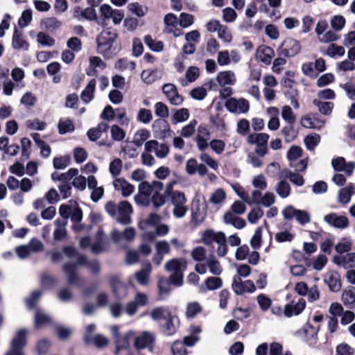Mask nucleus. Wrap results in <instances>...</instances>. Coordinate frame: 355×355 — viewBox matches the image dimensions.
I'll return each instance as SVG.
<instances>
[{
  "instance_id": "obj_1",
  "label": "nucleus",
  "mask_w": 355,
  "mask_h": 355,
  "mask_svg": "<svg viewBox=\"0 0 355 355\" xmlns=\"http://www.w3.org/2000/svg\"><path fill=\"white\" fill-rule=\"evenodd\" d=\"M169 193L168 189L164 191V184L161 182H142L139 184L138 193L134 198L138 205L146 207L153 204L155 209H158L166 204Z\"/></svg>"
},
{
  "instance_id": "obj_2",
  "label": "nucleus",
  "mask_w": 355,
  "mask_h": 355,
  "mask_svg": "<svg viewBox=\"0 0 355 355\" xmlns=\"http://www.w3.org/2000/svg\"><path fill=\"white\" fill-rule=\"evenodd\" d=\"M51 260L54 262L69 260L70 263H66L63 269L67 276L68 282L71 285L83 286L85 280L81 279L76 272V268L85 262V257L79 255L76 250L71 247H64L62 252H57L52 254Z\"/></svg>"
},
{
  "instance_id": "obj_3",
  "label": "nucleus",
  "mask_w": 355,
  "mask_h": 355,
  "mask_svg": "<svg viewBox=\"0 0 355 355\" xmlns=\"http://www.w3.org/2000/svg\"><path fill=\"white\" fill-rule=\"evenodd\" d=\"M105 208L107 213L114 217L118 223L123 225L130 223L133 209L129 202L123 200L116 204L110 201L106 203Z\"/></svg>"
},
{
  "instance_id": "obj_4",
  "label": "nucleus",
  "mask_w": 355,
  "mask_h": 355,
  "mask_svg": "<svg viewBox=\"0 0 355 355\" xmlns=\"http://www.w3.org/2000/svg\"><path fill=\"white\" fill-rule=\"evenodd\" d=\"M187 266V261L183 258H173L165 263V270L172 273L169 277V281L171 284L175 286L183 285L184 272L186 270Z\"/></svg>"
},
{
  "instance_id": "obj_5",
  "label": "nucleus",
  "mask_w": 355,
  "mask_h": 355,
  "mask_svg": "<svg viewBox=\"0 0 355 355\" xmlns=\"http://www.w3.org/2000/svg\"><path fill=\"white\" fill-rule=\"evenodd\" d=\"M216 80L220 87L219 96L221 99H226L233 94L232 86L236 83V73L232 70H225L217 73Z\"/></svg>"
},
{
  "instance_id": "obj_6",
  "label": "nucleus",
  "mask_w": 355,
  "mask_h": 355,
  "mask_svg": "<svg viewBox=\"0 0 355 355\" xmlns=\"http://www.w3.org/2000/svg\"><path fill=\"white\" fill-rule=\"evenodd\" d=\"M117 37L115 31L110 29L103 30L97 37V51L105 58H110L115 53L114 42Z\"/></svg>"
},
{
  "instance_id": "obj_7",
  "label": "nucleus",
  "mask_w": 355,
  "mask_h": 355,
  "mask_svg": "<svg viewBox=\"0 0 355 355\" xmlns=\"http://www.w3.org/2000/svg\"><path fill=\"white\" fill-rule=\"evenodd\" d=\"M169 195L171 196L172 205L174 207L173 209V215L177 218L184 217L188 211L184 193L180 191H173L169 193Z\"/></svg>"
},
{
  "instance_id": "obj_8",
  "label": "nucleus",
  "mask_w": 355,
  "mask_h": 355,
  "mask_svg": "<svg viewBox=\"0 0 355 355\" xmlns=\"http://www.w3.org/2000/svg\"><path fill=\"white\" fill-rule=\"evenodd\" d=\"M301 51L300 42L291 37L286 38L277 49L279 56L290 58L298 54Z\"/></svg>"
},
{
  "instance_id": "obj_9",
  "label": "nucleus",
  "mask_w": 355,
  "mask_h": 355,
  "mask_svg": "<svg viewBox=\"0 0 355 355\" xmlns=\"http://www.w3.org/2000/svg\"><path fill=\"white\" fill-rule=\"evenodd\" d=\"M302 149L297 146H292L287 152V158L291 162L290 165L297 171H304L308 165L307 158L300 160L297 164L294 162L302 155Z\"/></svg>"
},
{
  "instance_id": "obj_10",
  "label": "nucleus",
  "mask_w": 355,
  "mask_h": 355,
  "mask_svg": "<svg viewBox=\"0 0 355 355\" xmlns=\"http://www.w3.org/2000/svg\"><path fill=\"white\" fill-rule=\"evenodd\" d=\"M226 109L231 113L245 114L250 110V103L248 100L231 97L225 103Z\"/></svg>"
},
{
  "instance_id": "obj_11",
  "label": "nucleus",
  "mask_w": 355,
  "mask_h": 355,
  "mask_svg": "<svg viewBox=\"0 0 355 355\" xmlns=\"http://www.w3.org/2000/svg\"><path fill=\"white\" fill-rule=\"evenodd\" d=\"M136 237V230L133 227H127L123 231L114 230L112 232L111 238L116 244L123 245L132 242Z\"/></svg>"
},
{
  "instance_id": "obj_12",
  "label": "nucleus",
  "mask_w": 355,
  "mask_h": 355,
  "mask_svg": "<svg viewBox=\"0 0 355 355\" xmlns=\"http://www.w3.org/2000/svg\"><path fill=\"white\" fill-rule=\"evenodd\" d=\"M144 150L153 153L157 158L164 159L169 153V147L167 144L159 143L157 140L152 139L144 144Z\"/></svg>"
},
{
  "instance_id": "obj_13",
  "label": "nucleus",
  "mask_w": 355,
  "mask_h": 355,
  "mask_svg": "<svg viewBox=\"0 0 355 355\" xmlns=\"http://www.w3.org/2000/svg\"><path fill=\"white\" fill-rule=\"evenodd\" d=\"M100 13L105 19H112L114 24H119L124 18V13L122 10L113 9L108 4H103L100 8Z\"/></svg>"
},
{
  "instance_id": "obj_14",
  "label": "nucleus",
  "mask_w": 355,
  "mask_h": 355,
  "mask_svg": "<svg viewBox=\"0 0 355 355\" xmlns=\"http://www.w3.org/2000/svg\"><path fill=\"white\" fill-rule=\"evenodd\" d=\"M155 254L152 258L153 262L159 266L165 254H168L171 252L170 243L166 240L157 241L155 243Z\"/></svg>"
},
{
  "instance_id": "obj_15",
  "label": "nucleus",
  "mask_w": 355,
  "mask_h": 355,
  "mask_svg": "<svg viewBox=\"0 0 355 355\" xmlns=\"http://www.w3.org/2000/svg\"><path fill=\"white\" fill-rule=\"evenodd\" d=\"M210 131L205 125H200L197 129L196 141L199 150L205 151L209 146Z\"/></svg>"
},
{
  "instance_id": "obj_16",
  "label": "nucleus",
  "mask_w": 355,
  "mask_h": 355,
  "mask_svg": "<svg viewBox=\"0 0 355 355\" xmlns=\"http://www.w3.org/2000/svg\"><path fill=\"white\" fill-rule=\"evenodd\" d=\"M306 304V301L303 298H300L297 301L293 300L284 306V315L287 318L298 315L304 311Z\"/></svg>"
},
{
  "instance_id": "obj_17",
  "label": "nucleus",
  "mask_w": 355,
  "mask_h": 355,
  "mask_svg": "<svg viewBox=\"0 0 355 355\" xmlns=\"http://www.w3.org/2000/svg\"><path fill=\"white\" fill-rule=\"evenodd\" d=\"M155 342V335L149 331H144L140 336H137L135 340V346L137 349H148L152 351Z\"/></svg>"
},
{
  "instance_id": "obj_18",
  "label": "nucleus",
  "mask_w": 355,
  "mask_h": 355,
  "mask_svg": "<svg viewBox=\"0 0 355 355\" xmlns=\"http://www.w3.org/2000/svg\"><path fill=\"white\" fill-rule=\"evenodd\" d=\"M232 288L237 295H242L245 292H254L256 286L251 280L242 282L240 277H234L232 282Z\"/></svg>"
},
{
  "instance_id": "obj_19",
  "label": "nucleus",
  "mask_w": 355,
  "mask_h": 355,
  "mask_svg": "<svg viewBox=\"0 0 355 355\" xmlns=\"http://www.w3.org/2000/svg\"><path fill=\"white\" fill-rule=\"evenodd\" d=\"M300 123L306 128L320 129L324 126L326 121L315 114H307L301 118Z\"/></svg>"
},
{
  "instance_id": "obj_20",
  "label": "nucleus",
  "mask_w": 355,
  "mask_h": 355,
  "mask_svg": "<svg viewBox=\"0 0 355 355\" xmlns=\"http://www.w3.org/2000/svg\"><path fill=\"white\" fill-rule=\"evenodd\" d=\"M324 220L329 225L339 229L346 228L349 225V220L347 217L337 215L335 213L325 215Z\"/></svg>"
},
{
  "instance_id": "obj_21",
  "label": "nucleus",
  "mask_w": 355,
  "mask_h": 355,
  "mask_svg": "<svg viewBox=\"0 0 355 355\" xmlns=\"http://www.w3.org/2000/svg\"><path fill=\"white\" fill-rule=\"evenodd\" d=\"M112 184L114 189L120 191L124 198L130 196L135 191V187L123 178H115Z\"/></svg>"
},
{
  "instance_id": "obj_22",
  "label": "nucleus",
  "mask_w": 355,
  "mask_h": 355,
  "mask_svg": "<svg viewBox=\"0 0 355 355\" xmlns=\"http://www.w3.org/2000/svg\"><path fill=\"white\" fill-rule=\"evenodd\" d=\"M332 261L336 265L346 269L355 268V252L348 253L344 256H334Z\"/></svg>"
},
{
  "instance_id": "obj_23",
  "label": "nucleus",
  "mask_w": 355,
  "mask_h": 355,
  "mask_svg": "<svg viewBox=\"0 0 355 355\" xmlns=\"http://www.w3.org/2000/svg\"><path fill=\"white\" fill-rule=\"evenodd\" d=\"M331 164L335 171H344L348 176L351 175L355 167L353 162L346 163L343 157H338L331 161Z\"/></svg>"
},
{
  "instance_id": "obj_24",
  "label": "nucleus",
  "mask_w": 355,
  "mask_h": 355,
  "mask_svg": "<svg viewBox=\"0 0 355 355\" xmlns=\"http://www.w3.org/2000/svg\"><path fill=\"white\" fill-rule=\"evenodd\" d=\"M109 282L113 293L117 297H124L127 295V286L116 275L109 277Z\"/></svg>"
},
{
  "instance_id": "obj_25",
  "label": "nucleus",
  "mask_w": 355,
  "mask_h": 355,
  "mask_svg": "<svg viewBox=\"0 0 355 355\" xmlns=\"http://www.w3.org/2000/svg\"><path fill=\"white\" fill-rule=\"evenodd\" d=\"M202 240L205 245H210L213 242H216L217 243L226 242L225 235L223 232H215L210 230H206L203 233Z\"/></svg>"
},
{
  "instance_id": "obj_26",
  "label": "nucleus",
  "mask_w": 355,
  "mask_h": 355,
  "mask_svg": "<svg viewBox=\"0 0 355 355\" xmlns=\"http://www.w3.org/2000/svg\"><path fill=\"white\" fill-rule=\"evenodd\" d=\"M185 169L189 175H193L198 173L200 175H205L207 173L206 166L198 163L195 159H190L187 162Z\"/></svg>"
},
{
  "instance_id": "obj_27",
  "label": "nucleus",
  "mask_w": 355,
  "mask_h": 355,
  "mask_svg": "<svg viewBox=\"0 0 355 355\" xmlns=\"http://www.w3.org/2000/svg\"><path fill=\"white\" fill-rule=\"evenodd\" d=\"M142 243L138 248V251L141 255L148 256L152 252V248L148 242H152L155 239V235L150 232H145L141 236Z\"/></svg>"
},
{
  "instance_id": "obj_28",
  "label": "nucleus",
  "mask_w": 355,
  "mask_h": 355,
  "mask_svg": "<svg viewBox=\"0 0 355 355\" xmlns=\"http://www.w3.org/2000/svg\"><path fill=\"white\" fill-rule=\"evenodd\" d=\"M324 281L328 284L329 289L333 292H337L341 288L340 275L337 272H327L324 277Z\"/></svg>"
},
{
  "instance_id": "obj_29",
  "label": "nucleus",
  "mask_w": 355,
  "mask_h": 355,
  "mask_svg": "<svg viewBox=\"0 0 355 355\" xmlns=\"http://www.w3.org/2000/svg\"><path fill=\"white\" fill-rule=\"evenodd\" d=\"M355 194V184L349 183L338 191V200L340 204L346 205L350 202Z\"/></svg>"
},
{
  "instance_id": "obj_30",
  "label": "nucleus",
  "mask_w": 355,
  "mask_h": 355,
  "mask_svg": "<svg viewBox=\"0 0 355 355\" xmlns=\"http://www.w3.org/2000/svg\"><path fill=\"white\" fill-rule=\"evenodd\" d=\"M274 55V50L265 45L259 46L256 53L257 59L266 64L271 62V59Z\"/></svg>"
},
{
  "instance_id": "obj_31",
  "label": "nucleus",
  "mask_w": 355,
  "mask_h": 355,
  "mask_svg": "<svg viewBox=\"0 0 355 355\" xmlns=\"http://www.w3.org/2000/svg\"><path fill=\"white\" fill-rule=\"evenodd\" d=\"M67 220L58 218L55 221L53 238L55 241H62L67 237Z\"/></svg>"
},
{
  "instance_id": "obj_32",
  "label": "nucleus",
  "mask_w": 355,
  "mask_h": 355,
  "mask_svg": "<svg viewBox=\"0 0 355 355\" xmlns=\"http://www.w3.org/2000/svg\"><path fill=\"white\" fill-rule=\"evenodd\" d=\"M341 300L343 304L348 309L355 308V288H345L342 293Z\"/></svg>"
},
{
  "instance_id": "obj_33",
  "label": "nucleus",
  "mask_w": 355,
  "mask_h": 355,
  "mask_svg": "<svg viewBox=\"0 0 355 355\" xmlns=\"http://www.w3.org/2000/svg\"><path fill=\"white\" fill-rule=\"evenodd\" d=\"M85 342L87 344L95 345L98 348H103L108 345L109 340L102 334H96L94 336H87Z\"/></svg>"
},
{
  "instance_id": "obj_34",
  "label": "nucleus",
  "mask_w": 355,
  "mask_h": 355,
  "mask_svg": "<svg viewBox=\"0 0 355 355\" xmlns=\"http://www.w3.org/2000/svg\"><path fill=\"white\" fill-rule=\"evenodd\" d=\"M26 329H21L17 331L15 337L13 338L12 340V347L13 348V350H15L16 349H21L22 347L26 346Z\"/></svg>"
},
{
  "instance_id": "obj_35",
  "label": "nucleus",
  "mask_w": 355,
  "mask_h": 355,
  "mask_svg": "<svg viewBox=\"0 0 355 355\" xmlns=\"http://www.w3.org/2000/svg\"><path fill=\"white\" fill-rule=\"evenodd\" d=\"M152 271L150 263H148L140 271L135 274V277L141 285L146 286L148 283L149 275Z\"/></svg>"
},
{
  "instance_id": "obj_36",
  "label": "nucleus",
  "mask_w": 355,
  "mask_h": 355,
  "mask_svg": "<svg viewBox=\"0 0 355 355\" xmlns=\"http://www.w3.org/2000/svg\"><path fill=\"white\" fill-rule=\"evenodd\" d=\"M269 135L266 133H252L247 137V141L250 144L264 146L268 143Z\"/></svg>"
},
{
  "instance_id": "obj_37",
  "label": "nucleus",
  "mask_w": 355,
  "mask_h": 355,
  "mask_svg": "<svg viewBox=\"0 0 355 355\" xmlns=\"http://www.w3.org/2000/svg\"><path fill=\"white\" fill-rule=\"evenodd\" d=\"M150 137V132L147 129L141 128L135 133L132 142L136 147L139 148Z\"/></svg>"
},
{
  "instance_id": "obj_38",
  "label": "nucleus",
  "mask_w": 355,
  "mask_h": 355,
  "mask_svg": "<svg viewBox=\"0 0 355 355\" xmlns=\"http://www.w3.org/2000/svg\"><path fill=\"white\" fill-rule=\"evenodd\" d=\"M223 218L225 223L231 224L237 229H242L245 225L244 220L230 211L225 213Z\"/></svg>"
},
{
  "instance_id": "obj_39",
  "label": "nucleus",
  "mask_w": 355,
  "mask_h": 355,
  "mask_svg": "<svg viewBox=\"0 0 355 355\" xmlns=\"http://www.w3.org/2000/svg\"><path fill=\"white\" fill-rule=\"evenodd\" d=\"M227 194L224 189L218 188L210 196L209 202L215 206H220L226 200Z\"/></svg>"
},
{
  "instance_id": "obj_40",
  "label": "nucleus",
  "mask_w": 355,
  "mask_h": 355,
  "mask_svg": "<svg viewBox=\"0 0 355 355\" xmlns=\"http://www.w3.org/2000/svg\"><path fill=\"white\" fill-rule=\"evenodd\" d=\"M12 44L15 49L27 50L29 46L28 42L24 39L22 34L17 30L13 33Z\"/></svg>"
},
{
  "instance_id": "obj_41",
  "label": "nucleus",
  "mask_w": 355,
  "mask_h": 355,
  "mask_svg": "<svg viewBox=\"0 0 355 355\" xmlns=\"http://www.w3.org/2000/svg\"><path fill=\"white\" fill-rule=\"evenodd\" d=\"M150 315L154 321L166 320L172 315L168 310L162 307H157L153 309L150 311Z\"/></svg>"
},
{
  "instance_id": "obj_42",
  "label": "nucleus",
  "mask_w": 355,
  "mask_h": 355,
  "mask_svg": "<svg viewBox=\"0 0 355 355\" xmlns=\"http://www.w3.org/2000/svg\"><path fill=\"white\" fill-rule=\"evenodd\" d=\"M164 326V331L166 335L171 336L175 334L179 325V320L176 316L171 315L166 319Z\"/></svg>"
},
{
  "instance_id": "obj_43",
  "label": "nucleus",
  "mask_w": 355,
  "mask_h": 355,
  "mask_svg": "<svg viewBox=\"0 0 355 355\" xmlns=\"http://www.w3.org/2000/svg\"><path fill=\"white\" fill-rule=\"evenodd\" d=\"M206 265L208 266L210 272L214 275L221 274L223 269L219 261L213 256L209 255L206 261Z\"/></svg>"
},
{
  "instance_id": "obj_44",
  "label": "nucleus",
  "mask_w": 355,
  "mask_h": 355,
  "mask_svg": "<svg viewBox=\"0 0 355 355\" xmlns=\"http://www.w3.org/2000/svg\"><path fill=\"white\" fill-rule=\"evenodd\" d=\"M96 87V81L94 79L91 80L85 89L81 93V98L85 103H89L92 101L94 96V92Z\"/></svg>"
},
{
  "instance_id": "obj_45",
  "label": "nucleus",
  "mask_w": 355,
  "mask_h": 355,
  "mask_svg": "<svg viewBox=\"0 0 355 355\" xmlns=\"http://www.w3.org/2000/svg\"><path fill=\"white\" fill-rule=\"evenodd\" d=\"M78 204L76 202H69L67 205H62L59 209V214L62 217V220H66L71 217Z\"/></svg>"
},
{
  "instance_id": "obj_46",
  "label": "nucleus",
  "mask_w": 355,
  "mask_h": 355,
  "mask_svg": "<svg viewBox=\"0 0 355 355\" xmlns=\"http://www.w3.org/2000/svg\"><path fill=\"white\" fill-rule=\"evenodd\" d=\"M123 168V162L120 158H114L109 164V172L112 178L118 177Z\"/></svg>"
},
{
  "instance_id": "obj_47",
  "label": "nucleus",
  "mask_w": 355,
  "mask_h": 355,
  "mask_svg": "<svg viewBox=\"0 0 355 355\" xmlns=\"http://www.w3.org/2000/svg\"><path fill=\"white\" fill-rule=\"evenodd\" d=\"M352 247V240L349 238H342L340 241L335 245V250L343 254L349 252Z\"/></svg>"
},
{
  "instance_id": "obj_48",
  "label": "nucleus",
  "mask_w": 355,
  "mask_h": 355,
  "mask_svg": "<svg viewBox=\"0 0 355 355\" xmlns=\"http://www.w3.org/2000/svg\"><path fill=\"white\" fill-rule=\"evenodd\" d=\"M345 50L343 46H340L334 43H331L327 48L325 54L331 58L336 56L341 57L345 55Z\"/></svg>"
},
{
  "instance_id": "obj_49",
  "label": "nucleus",
  "mask_w": 355,
  "mask_h": 355,
  "mask_svg": "<svg viewBox=\"0 0 355 355\" xmlns=\"http://www.w3.org/2000/svg\"><path fill=\"white\" fill-rule=\"evenodd\" d=\"M189 112L187 108H181L173 114L171 121L173 123L176 124L187 121L189 118Z\"/></svg>"
},
{
  "instance_id": "obj_50",
  "label": "nucleus",
  "mask_w": 355,
  "mask_h": 355,
  "mask_svg": "<svg viewBox=\"0 0 355 355\" xmlns=\"http://www.w3.org/2000/svg\"><path fill=\"white\" fill-rule=\"evenodd\" d=\"M199 159L205 166L207 165L215 171L218 168V162L210 155L205 151H201Z\"/></svg>"
},
{
  "instance_id": "obj_51",
  "label": "nucleus",
  "mask_w": 355,
  "mask_h": 355,
  "mask_svg": "<svg viewBox=\"0 0 355 355\" xmlns=\"http://www.w3.org/2000/svg\"><path fill=\"white\" fill-rule=\"evenodd\" d=\"M313 105L318 107L320 113L329 115L331 113L334 104L330 102H323L317 99L313 100Z\"/></svg>"
},
{
  "instance_id": "obj_52",
  "label": "nucleus",
  "mask_w": 355,
  "mask_h": 355,
  "mask_svg": "<svg viewBox=\"0 0 355 355\" xmlns=\"http://www.w3.org/2000/svg\"><path fill=\"white\" fill-rule=\"evenodd\" d=\"M128 10L137 17H144L148 12L146 6H141L139 3H130L128 6Z\"/></svg>"
},
{
  "instance_id": "obj_53",
  "label": "nucleus",
  "mask_w": 355,
  "mask_h": 355,
  "mask_svg": "<svg viewBox=\"0 0 355 355\" xmlns=\"http://www.w3.org/2000/svg\"><path fill=\"white\" fill-rule=\"evenodd\" d=\"M42 24L46 29L53 31L60 28L62 23L57 18L50 17L44 19L42 21Z\"/></svg>"
},
{
  "instance_id": "obj_54",
  "label": "nucleus",
  "mask_w": 355,
  "mask_h": 355,
  "mask_svg": "<svg viewBox=\"0 0 355 355\" xmlns=\"http://www.w3.org/2000/svg\"><path fill=\"white\" fill-rule=\"evenodd\" d=\"M155 113L158 117L165 119L169 116V110L166 104L162 102H157L155 105Z\"/></svg>"
},
{
  "instance_id": "obj_55",
  "label": "nucleus",
  "mask_w": 355,
  "mask_h": 355,
  "mask_svg": "<svg viewBox=\"0 0 355 355\" xmlns=\"http://www.w3.org/2000/svg\"><path fill=\"white\" fill-rule=\"evenodd\" d=\"M201 306L198 302H189L187 305L185 315L187 318H193L201 311Z\"/></svg>"
},
{
  "instance_id": "obj_56",
  "label": "nucleus",
  "mask_w": 355,
  "mask_h": 355,
  "mask_svg": "<svg viewBox=\"0 0 355 355\" xmlns=\"http://www.w3.org/2000/svg\"><path fill=\"white\" fill-rule=\"evenodd\" d=\"M339 39V35L335 32V31L329 30L325 31L320 37L318 38L319 42L321 43H329L334 42L337 41Z\"/></svg>"
},
{
  "instance_id": "obj_57",
  "label": "nucleus",
  "mask_w": 355,
  "mask_h": 355,
  "mask_svg": "<svg viewBox=\"0 0 355 355\" xmlns=\"http://www.w3.org/2000/svg\"><path fill=\"white\" fill-rule=\"evenodd\" d=\"M110 134L114 141H122L125 137V132L117 125H113L110 128Z\"/></svg>"
},
{
  "instance_id": "obj_58",
  "label": "nucleus",
  "mask_w": 355,
  "mask_h": 355,
  "mask_svg": "<svg viewBox=\"0 0 355 355\" xmlns=\"http://www.w3.org/2000/svg\"><path fill=\"white\" fill-rule=\"evenodd\" d=\"M282 116L291 125L293 124L296 120V116L293 112V110L288 105L283 106L282 109Z\"/></svg>"
},
{
  "instance_id": "obj_59",
  "label": "nucleus",
  "mask_w": 355,
  "mask_h": 355,
  "mask_svg": "<svg viewBox=\"0 0 355 355\" xmlns=\"http://www.w3.org/2000/svg\"><path fill=\"white\" fill-rule=\"evenodd\" d=\"M275 191L280 197L284 198L290 195L291 187L288 182L282 180L278 183Z\"/></svg>"
},
{
  "instance_id": "obj_60",
  "label": "nucleus",
  "mask_w": 355,
  "mask_h": 355,
  "mask_svg": "<svg viewBox=\"0 0 355 355\" xmlns=\"http://www.w3.org/2000/svg\"><path fill=\"white\" fill-rule=\"evenodd\" d=\"M205 285L208 290L214 291L223 286V280L218 277H209L206 279Z\"/></svg>"
},
{
  "instance_id": "obj_61",
  "label": "nucleus",
  "mask_w": 355,
  "mask_h": 355,
  "mask_svg": "<svg viewBox=\"0 0 355 355\" xmlns=\"http://www.w3.org/2000/svg\"><path fill=\"white\" fill-rule=\"evenodd\" d=\"M262 242V227H259L254 233L251 240L250 245L254 249H259L261 245Z\"/></svg>"
},
{
  "instance_id": "obj_62",
  "label": "nucleus",
  "mask_w": 355,
  "mask_h": 355,
  "mask_svg": "<svg viewBox=\"0 0 355 355\" xmlns=\"http://www.w3.org/2000/svg\"><path fill=\"white\" fill-rule=\"evenodd\" d=\"M170 281L169 279H167L166 278H161L159 280L158 283V287L159 291V295L162 297L167 295L171 292V286H170Z\"/></svg>"
},
{
  "instance_id": "obj_63",
  "label": "nucleus",
  "mask_w": 355,
  "mask_h": 355,
  "mask_svg": "<svg viewBox=\"0 0 355 355\" xmlns=\"http://www.w3.org/2000/svg\"><path fill=\"white\" fill-rule=\"evenodd\" d=\"M153 118V116L150 110L143 108L140 109L138 112L137 120L144 124L149 123Z\"/></svg>"
},
{
  "instance_id": "obj_64",
  "label": "nucleus",
  "mask_w": 355,
  "mask_h": 355,
  "mask_svg": "<svg viewBox=\"0 0 355 355\" xmlns=\"http://www.w3.org/2000/svg\"><path fill=\"white\" fill-rule=\"evenodd\" d=\"M345 22V19L343 16L335 15L331 19L330 24L335 31H339L344 27Z\"/></svg>"
}]
</instances>
